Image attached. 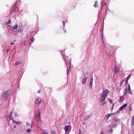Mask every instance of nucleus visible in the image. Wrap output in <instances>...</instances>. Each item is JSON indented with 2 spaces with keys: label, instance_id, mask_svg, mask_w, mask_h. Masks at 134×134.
I'll use <instances>...</instances> for the list:
<instances>
[{
  "label": "nucleus",
  "instance_id": "09e8293b",
  "mask_svg": "<svg viewBox=\"0 0 134 134\" xmlns=\"http://www.w3.org/2000/svg\"><path fill=\"white\" fill-rule=\"evenodd\" d=\"M18 12H19V13H20V12H22V10H20L19 11L18 10Z\"/></svg>",
  "mask_w": 134,
  "mask_h": 134
},
{
  "label": "nucleus",
  "instance_id": "c85d7f7f",
  "mask_svg": "<svg viewBox=\"0 0 134 134\" xmlns=\"http://www.w3.org/2000/svg\"><path fill=\"white\" fill-rule=\"evenodd\" d=\"M113 130L111 129L109 131V133L110 134H112L113 132Z\"/></svg>",
  "mask_w": 134,
  "mask_h": 134
},
{
  "label": "nucleus",
  "instance_id": "4c0bfd02",
  "mask_svg": "<svg viewBox=\"0 0 134 134\" xmlns=\"http://www.w3.org/2000/svg\"><path fill=\"white\" fill-rule=\"evenodd\" d=\"M109 102L110 103H113V101L110 98H109Z\"/></svg>",
  "mask_w": 134,
  "mask_h": 134
},
{
  "label": "nucleus",
  "instance_id": "5fc2aeb1",
  "mask_svg": "<svg viewBox=\"0 0 134 134\" xmlns=\"http://www.w3.org/2000/svg\"><path fill=\"white\" fill-rule=\"evenodd\" d=\"M132 119L134 120V116H133L132 118Z\"/></svg>",
  "mask_w": 134,
  "mask_h": 134
},
{
  "label": "nucleus",
  "instance_id": "72a5a7b5",
  "mask_svg": "<svg viewBox=\"0 0 134 134\" xmlns=\"http://www.w3.org/2000/svg\"><path fill=\"white\" fill-rule=\"evenodd\" d=\"M14 116H18V115L17 114V112H15L14 114Z\"/></svg>",
  "mask_w": 134,
  "mask_h": 134
},
{
  "label": "nucleus",
  "instance_id": "bf43d9fd",
  "mask_svg": "<svg viewBox=\"0 0 134 134\" xmlns=\"http://www.w3.org/2000/svg\"><path fill=\"white\" fill-rule=\"evenodd\" d=\"M85 122H84L83 123V125H85Z\"/></svg>",
  "mask_w": 134,
  "mask_h": 134
},
{
  "label": "nucleus",
  "instance_id": "423d86ee",
  "mask_svg": "<svg viewBox=\"0 0 134 134\" xmlns=\"http://www.w3.org/2000/svg\"><path fill=\"white\" fill-rule=\"evenodd\" d=\"M35 102L37 105H40L42 103L41 99L37 98L35 100Z\"/></svg>",
  "mask_w": 134,
  "mask_h": 134
},
{
  "label": "nucleus",
  "instance_id": "f3484780",
  "mask_svg": "<svg viewBox=\"0 0 134 134\" xmlns=\"http://www.w3.org/2000/svg\"><path fill=\"white\" fill-rule=\"evenodd\" d=\"M128 88L127 90H128V92L130 94H132V92L131 90L130 86L129 84H128Z\"/></svg>",
  "mask_w": 134,
  "mask_h": 134
},
{
  "label": "nucleus",
  "instance_id": "2f4dec72",
  "mask_svg": "<svg viewBox=\"0 0 134 134\" xmlns=\"http://www.w3.org/2000/svg\"><path fill=\"white\" fill-rule=\"evenodd\" d=\"M124 108L123 107H122V106H121V107H120V108H119V110H120V111H121V110H123V109H124Z\"/></svg>",
  "mask_w": 134,
  "mask_h": 134
},
{
  "label": "nucleus",
  "instance_id": "bb28decb",
  "mask_svg": "<svg viewBox=\"0 0 134 134\" xmlns=\"http://www.w3.org/2000/svg\"><path fill=\"white\" fill-rule=\"evenodd\" d=\"M51 134H56V132L54 130H53L51 133Z\"/></svg>",
  "mask_w": 134,
  "mask_h": 134
},
{
  "label": "nucleus",
  "instance_id": "cd10ccee",
  "mask_svg": "<svg viewBox=\"0 0 134 134\" xmlns=\"http://www.w3.org/2000/svg\"><path fill=\"white\" fill-rule=\"evenodd\" d=\"M26 125L27 126H30V127L31 128H32V125H31L29 124L27 122H26Z\"/></svg>",
  "mask_w": 134,
  "mask_h": 134
},
{
  "label": "nucleus",
  "instance_id": "8fccbe9b",
  "mask_svg": "<svg viewBox=\"0 0 134 134\" xmlns=\"http://www.w3.org/2000/svg\"><path fill=\"white\" fill-rule=\"evenodd\" d=\"M10 50V49H8L6 51V52L7 53H8V52Z\"/></svg>",
  "mask_w": 134,
  "mask_h": 134
},
{
  "label": "nucleus",
  "instance_id": "9d476101",
  "mask_svg": "<svg viewBox=\"0 0 134 134\" xmlns=\"http://www.w3.org/2000/svg\"><path fill=\"white\" fill-rule=\"evenodd\" d=\"M37 121H41L40 118V112L39 111L38 113V116L37 117Z\"/></svg>",
  "mask_w": 134,
  "mask_h": 134
},
{
  "label": "nucleus",
  "instance_id": "20e7f679",
  "mask_svg": "<svg viewBox=\"0 0 134 134\" xmlns=\"http://www.w3.org/2000/svg\"><path fill=\"white\" fill-rule=\"evenodd\" d=\"M23 29L22 27V24L21 23H19V26L18 29V31L21 33H22L23 32Z\"/></svg>",
  "mask_w": 134,
  "mask_h": 134
},
{
  "label": "nucleus",
  "instance_id": "6ab92c4d",
  "mask_svg": "<svg viewBox=\"0 0 134 134\" xmlns=\"http://www.w3.org/2000/svg\"><path fill=\"white\" fill-rule=\"evenodd\" d=\"M124 99V97L123 96L120 97L119 99V102H121L123 101Z\"/></svg>",
  "mask_w": 134,
  "mask_h": 134
},
{
  "label": "nucleus",
  "instance_id": "052dcab7",
  "mask_svg": "<svg viewBox=\"0 0 134 134\" xmlns=\"http://www.w3.org/2000/svg\"><path fill=\"white\" fill-rule=\"evenodd\" d=\"M106 4V3H104V5H105Z\"/></svg>",
  "mask_w": 134,
  "mask_h": 134
},
{
  "label": "nucleus",
  "instance_id": "864d4df0",
  "mask_svg": "<svg viewBox=\"0 0 134 134\" xmlns=\"http://www.w3.org/2000/svg\"><path fill=\"white\" fill-rule=\"evenodd\" d=\"M37 93H40V90H38V91H37Z\"/></svg>",
  "mask_w": 134,
  "mask_h": 134
},
{
  "label": "nucleus",
  "instance_id": "39448f33",
  "mask_svg": "<svg viewBox=\"0 0 134 134\" xmlns=\"http://www.w3.org/2000/svg\"><path fill=\"white\" fill-rule=\"evenodd\" d=\"M114 71L115 73H118L120 70V68L119 66L116 65L114 67Z\"/></svg>",
  "mask_w": 134,
  "mask_h": 134
},
{
  "label": "nucleus",
  "instance_id": "b1692460",
  "mask_svg": "<svg viewBox=\"0 0 134 134\" xmlns=\"http://www.w3.org/2000/svg\"><path fill=\"white\" fill-rule=\"evenodd\" d=\"M94 6L95 8H96V7H98L97 1H95V4L94 5Z\"/></svg>",
  "mask_w": 134,
  "mask_h": 134
},
{
  "label": "nucleus",
  "instance_id": "4be33fe9",
  "mask_svg": "<svg viewBox=\"0 0 134 134\" xmlns=\"http://www.w3.org/2000/svg\"><path fill=\"white\" fill-rule=\"evenodd\" d=\"M22 63V62H20V61H19L16 63L15 64L16 65H20V64Z\"/></svg>",
  "mask_w": 134,
  "mask_h": 134
},
{
  "label": "nucleus",
  "instance_id": "680f3d73",
  "mask_svg": "<svg viewBox=\"0 0 134 134\" xmlns=\"http://www.w3.org/2000/svg\"><path fill=\"white\" fill-rule=\"evenodd\" d=\"M9 33V34L10 33V32H8V34Z\"/></svg>",
  "mask_w": 134,
  "mask_h": 134
},
{
  "label": "nucleus",
  "instance_id": "0e129e2a",
  "mask_svg": "<svg viewBox=\"0 0 134 134\" xmlns=\"http://www.w3.org/2000/svg\"><path fill=\"white\" fill-rule=\"evenodd\" d=\"M15 41H15V40H14V42H15Z\"/></svg>",
  "mask_w": 134,
  "mask_h": 134
},
{
  "label": "nucleus",
  "instance_id": "79ce46f5",
  "mask_svg": "<svg viewBox=\"0 0 134 134\" xmlns=\"http://www.w3.org/2000/svg\"><path fill=\"white\" fill-rule=\"evenodd\" d=\"M90 81H91V82H93V77L92 76L91 80H90Z\"/></svg>",
  "mask_w": 134,
  "mask_h": 134
},
{
  "label": "nucleus",
  "instance_id": "3c124183",
  "mask_svg": "<svg viewBox=\"0 0 134 134\" xmlns=\"http://www.w3.org/2000/svg\"><path fill=\"white\" fill-rule=\"evenodd\" d=\"M128 80H127L126 79V84L128 83Z\"/></svg>",
  "mask_w": 134,
  "mask_h": 134
},
{
  "label": "nucleus",
  "instance_id": "a18cd8bd",
  "mask_svg": "<svg viewBox=\"0 0 134 134\" xmlns=\"http://www.w3.org/2000/svg\"><path fill=\"white\" fill-rule=\"evenodd\" d=\"M14 43H13V42H11L10 43V44L11 45H13L14 44Z\"/></svg>",
  "mask_w": 134,
  "mask_h": 134
},
{
  "label": "nucleus",
  "instance_id": "ddd939ff",
  "mask_svg": "<svg viewBox=\"0 0 134 134\" xmlns=\"http://www.w3.org/2000/svg\"><path fill=\"white\" fill-rule=\"evenodd\" d=\"M8 117L10 120H13V119H12V111L8 115Z\"/></svg>",
  "mask_w": 134,
  "mask_h": 134
},
{
  "label": "nucleus",
  "instance_id": "ea45409f",
  "mask_svg": "<svg viewBox=\"0 0 134 134\" xmlns=\"http://www.w3.org/2000/svg\"><path fill=\"white\" fill-rule=\"evenodd\" d=\"M71 59H70L69 60V64H71Z\"/></svg>",
  "mask_w": 134,
  "mask_h": 134
},
{
  "label": "nucleus",
  "instance_id": "c9c22d12",
  "mask_svg": "<svg viewBox=\"0 0 134 134\" xmlns=\"http://www.w3.org/2000/svg\"><path fill=\"white\" fill-rule=\"evenodd\" d=\"M30 40L31 41H34V39L33 37H31L30 38Z\"/></svg>",
  "mask_w": 134,
  "mask_h": 134
},
{
  "label": "nucleus",
  "instance_id": "7ed1b4c3",
  "mask_svg": "<svg viewBox=\"0 0 134 134\" xmlns=\"http://www.w3.org/2000/svg\"><path fill=\"white\" fill-rule=\"evenodd\" d=\"M18 8H17V5H16V3H15L14 4V5L11 9V12L13 13H16L18 11Z\"/></svg>",
  "mask_w": 134,
  "mask_h": 134
},
{
  "label": "nucleus",
  "instance_id": "603ef678",
  "mask_svg": "<svg viewBox=\"0 0 134 134\" xmlns=\"http://www.w3.org/2000/svg\"><path fill=\"white\" fill-rule=\"evenodd\" d=\"M106 102H105L103 103L102 104V106H103L104 104L106 103Z\"/></svg>",
  "mask_w": 134,
  "mask_h": 134
},
{
  "label": "nucleus",
  "instance_id": "c756f323",
  "mask_svg": "<svg viewBox=\"0 0 134 134\" xmlns=\"http://www.w3.org/2000/svg\"><path fill=\"white\" fill-rule=\"evenodd\" d=\"M131 74L129 75L126 78V79L127 80H128L130 79V77H131Z\"/></svg>",
  "mask_w": 134,
  "mask_h": 134
},
{
  "label": "nucleus",
  "instance_id": "f257e3e1",
  "mask_svg": "<svg viewBox=\"0 0 134 134\" xmlns=\"http://www.w3.org/2000/svg\"><path fill=\"white\" fill-rule=\"evenodd\" d=\"M11 90L10 89H8L7 91L4 92L2 94L3 98L5 100H6L9 95L11 92Z\"/></svg>",
  "mask_w": 134,
  "mask_h": 134
},
{
  "label": "nucleus",
  "instance_id": "e433bc0d",
  "mask_svg": "<svg viewBox=\"0 0 134 134\" xmlns=\"http://www.w3.org/2000/svg\"><path fill=\"white\" fill-rule=\"evenodd\" d=\"M69 69L68 70V67H67V75H68V73L69 72Z\"/></svg>",
  "mask_w": 134,
  "mask_h": 134
},
{
  "label": "nucleus",
  "instance_id": "13d9d810",
  "mask_svg": "<svg viewBox=\"0 0 134 134\" xmlns=\"http://www.w3.org/2000/svg\"><path fill=\"white\" fill-rule=\"evenodd\" d=\"M14 128H16V126H14Z\"/></svg>",
  "mask_w": 134,
  "mask_h": 134
},
{
  "label": "nucleus",
  "instance_id": "473e14b6",
  "mask_svg": "<svg viewBox=\"0 0 134 134\" xmlns=\"http://www.w3.org/2000/svg\"><path fill=\"white\" fill-rule=\"evenodd\" d=\"M31 131V129L30 128H28L27 130V132H29Z\"/></svg>",
  "mask_w": 134,
  "mask_h": 134
},
{
  "label": "nucleus",
  "instance_id": "dca6fc26",
  "mask_svg": "<svg viewBox=\"0 0 134 134\" xmlns=\"http://www.w3.org/2000/svg\"><path fill=\"white\" fill-rule=\"evenodd\" d=\"M60 52H61V54H62V55L63 56V58L64 59L65 61V63H66V59H66L64 58V51H60Z\"/></svg>",
  "mask_w": 134,
  "mask_h": 134
},
{
  "label": "nucleus",
  "instance_id": "7c9ffc66",
  "mask_svg": "<svg viewBox=\"0 0 134 134\" xmlns=\"http://www.w3.org/2000/svg\"><path fill=\"white\" fill-rule=\"evenodd\" d=\"M127 104H125L124 105H123L122 106V107H123L124 108H125L126 106H127Z\"/></svg>",
  "mask_w": 134,
  "mask_h": 134
},
{
  "label": "nucleus",
  "instance_id": "4468645a",
  "mask_svg": "<svg viewBox=\"0 0 134 134\" xmlns=\"http://www.w3.org/2000/svg\"><path fill=\"white\" fill-rule=\"evenodd\" d=\"M87 77H84V78H83L82 80V83L84 85V84L86 82V81L87 80Z\"/></svg>",
  "mask_w": 134,
  "mask_h": 134
},
{
  "label": "nucleus",
  "instance_id": "a19ab883",
  "mask_svg": "<svg viewBox=\"0 0 134 134\" xmlns=\"http://www.w3.org/2000/svg\"><path fill=\"white\" fill-rule=\"evenodd\" d=\"M114 103H113V104L112 107H111V110L113 109V107H114Z\"/></svg>",
  "mask_w": 134,
  "mask_h": 134
},
{
  "label": "nucleus",
  "instance_id": "6e6552de",
  "mask_svg": "<svg viewBox=\"0 0 134 134\" xmlns=\"http://www.w3.org/2000/svg\"><path fill=\"white\" fill-rule=\"evenodd\" d=\"M13 122L16 125H19L21 124L22 123V122L21 121H16L14 120H13Z\"/></svg>",
  "mask_w": 134,
  "mask_h": 134
},
{
  "label": "nucleus",
  "instance_id": "a211bd4d",
  "mask_svg": "<svg viewBox=\"0 0 134 134\" xmlns=\"http://www.w3.org/2000/svg\"><path fill=\"white\" fill-rule=\"evenodd\" d=\"M113 113H112L111 114H108L106 116H105V119H106V121H107V120H108L109 118L110 117L112 114Z\"/></svg>",
  "mask_w": 134,
  "mask_h": 134
},
{
  "label": "nucleus",
  "instance_id": "5701e85b",
  "mask_svg": "<svg viewBox=\"0 0 134 134\" xmlns=\"http://www.w3.org/2000/svg\"><path fill=\"white\" fill-rule=\"evenodd\" d=\"M117 125L116 124H114L112 125V127L113 128H116L117 127Z\"/></svg>",
  "mask_w": 134,
  "mask_h": 134
},
{
  "label": "nucleus",
  "instance_id": "412c9836",
  "mask_svg": "<svg viewBox=\"0 0 134 134\" xmlns=\"http://www.w3.org/2000/svg\"><path fill=\"white\" fill-rule=\"evenodd\" d=\"M18 32H19L18 30L17 31H15L14 33V35L15 36H17L18 34Z\"/></svg>",
  "mask_w": 134,
  "mask_h": 134
},
{
  "label": "nucleus",
  "instance_id": "4d7b16f0",
  "mask_svg": "<svg viewBox=\"0 0 134 134\" xmlns=\"http://www.w3.org/2000/svg\"><path fill=\"white\" fill-rule=\"evenodd\" d=\"M79 131H80V132H79V134H81V131L80 130H79Z\"/></svg>",
  "mask_w": 134,
  "mask_h": 134
},
{
  "label": "nucleus",
  "instance_id": "6e6d98bb",
  "mask_svg": "<svg viewBox=\"0 0 134 134\" xmlns=\"http://www.w3.org/2000/svg\"><path fill=\"white\" fill-rule=\"evenodd\" d=\"M132 110V109L131 108H130V110H129L130 111H131V110Z\"/></svg>",
  "mask_w": 134,
  "mask_h": 134
},
{
  "label": "nucleus",
  "instance_id": "37998d69",
  "mask_svg": "<svg viewBox=\"0 0 134 134\" xmlns=\"http://www.w3.org/2000/svg\"><path fill=\"white\" fill-rule=\"evenodd\" d=\"M63 27H65V23L64 22V21H63Z\"/></svg>",
  "mask_w": 134,
  "mask_h": 134
},
{
  "label": "nucleus",
  "instance_id": "f704fd0d",
  "mask_svg": "<svg viewBox=\"0 0 134 134\" xmlns=\"http://www.w3.org/2000/svg\"><path fill=\"white\" fill-rule=\"evenodd\" d=\"M132 125H133L134 124V120L132 119Z\"/></svg>",
  "mask_w": 134,
  "mask_h": 134
},
{
  "label": "nucleus",
  "instance_id": "58836bf2",
  "mask_svg": "<svg viewBox=\"0 0 134 134\" xmlns=\"http://www.w3.org/2000/svg\"><path fill=\"white\" fill-rule=\"evenodd\" d=\"M42 134H48L47 132H43Z\"/></svg>",
  "mask_w": 134,
  "mask_h": 134
},
{
  "label": "nucleus",
  "instance_id": "aec40b11",
  "mask_svg": "<svg viewBox=\"0 0 134 134\" xmlns=\"http://www.w3.org/2000/svg\"><path fill=\"white\" fill-rule=\"evenodd\" d=\"M93 85V82L90 81L89 83V86L90 88H92V86Z\"/></svg>",
  "mask_w": 134,
  "mask_h": 134
},
{
  "label": "nucleus",
  "instance_id": "393cba45",
  "mask_svg": "<svg viewBox=\"0 0 134 134\" xmlns=\"http://www.w3.org/2000/svg\"><path fill=\"white\" fill-rule=\"evenodd\" d=\"M127 92V90L126 88L124 90V95H125Z\"/></svg>",
  "mask_w": 134,
  "mask_h": 134
},
{
  "label": "nucleus",
  "instance_id": "f8f14e48",
  "mask_svg": "<svg viewBox=\"0 0 134 134\" xmlns=\"http://www.w3.org/2000/svg\"><path fill=\"white\" fill-rule=\"evenodd\" d=\"M12 31H14V30L18 28V26L16 24L15 25L12 26Z\"/></svg>",
  "mask_w": 134,
  "mask_h": 134
},
{
  "label": "nucleus",
  "instance_id": "9b49d317",
  "mask_svg": "<svg viewBox=\"0 0 134 134\" xmlns=\"http://www.w3.org/2000/svg\"><path fill=\"white\" fill-rule=\"evenodd\" d=\"M91 116V115H86L83 118V120H87Z\"/></svg>",
  "mask_w": 134,
  "mask_h": 134
},
{
  "label": "nucleus",
  "instance_id": "e2e57ef3",
  "mask_svg": "<svg viewBox=\"0 0 134 134\" xmlns=\"http://www.w3.org/2000/svg\"><path fill=\"white\" fill-rule=\"evenodd\" d=\"M37 30H38V27H37Z\"/></svg>",
  "mask_w": 134,
  "mask_h": 134
},
{
  "label": "nucleus",
  "instance_id": "1a4fd4ad",
  "mask_svg": "<svg viewBox=\"0 0 134 134\" xmlns=\"http://www.w3.org/2000/svg\"><path fill=\"white\" fill-rule=\"evenodd\" d=\"M104 93L103 94H104L105 96H107V95L109 94V90L108 89H105L104 91Z\"/></svg>",
  "mask_w": 134,
  "mask_h": 134
},
{
  "label": "nucleus",
  "instance_id": "c03bdc74",
  "mask_svg": "<svg viewBox=\"0 0 134 134\" xmlns=\"http://www.w3.org/2000/svg\"><path fill=\"white\" fill-rule=\"evenodd\" d=\"M69 69H70V68L71 67V64H69Z\"/></svg>",
  "mask_w": 134,
  "mask_h": 134
},
{
  "label": "nucleus",
  "instance_id": "f03ea898",
  "mask_svg": "<svg viewBox=\"0 0 134 134\" xmlns=\"http://www.w3.org/2000/svg\"><path fill=\"white\" fill-rule=\"evenodd\" d=\"M71 129V126L70 125L65 126L64 127V130L65 131V134H69Z\"/></svg>",
  "mask_w": 134,
  "mask_h": 134
},
{
  "label": "nucleus",
  "instance_id": "0eeeda50",
  "mask_svg": "<svg viewBox=\"0 0 134 134\" xmlns=\"http://www.w3.org/2000/svg\"><path fill=\"white\" fill-rule=\"evenodd\" d=\"M106 97L104 94H102L101 96L100 99V101L101 103H102L104 101Z\"/></svg>",
  "mask_w": 134,
  "mask_h": 134
},
{
  "label": "nucleus",
  "instance_id": "a878e982",
  "mask_svg": "<svg viewBox=\"0 0 134 134\" xmlns=\"http://www.w3.org/2000/svg\"><path fill=\"white\" fill-rule=\"evenodd\" d=\"M11 21L10 20H9L7 22L5 23V25H7L11 23Z\"/></svg>",
  "mask_w": 134,
  "mask_h": 134
},
{
  "label": "nucleus",
  "instance_id": "49530a36",
  "mask_svg": "<svg viewBox=\"0 0 134 134\" xmlns=\"http://www.w3.org/2000/svg\"><path fill=\"white\" fill-rule=\"evenodd\" d=\"M103 131H102L100 134H104Z\"/></svg>",
  "mask_w": 134,
  "mask_h": 134
},
{
  "label": "nucleus",
  "instance_id": "2eb2a0df",
  "mask_svg": "<svg viewBox=\"0 0 134 134\" xmlns=\"http://www.w3.org/2000/svg\"><path fill=\"white\" fill-rule=\"evenodd\" d=\"M120 120V119L116 117H114L113 120L115 122H116L119 121Z\"/></svg>",
  "mask_w": 134,
  "mask_h": 134
},
{
  "label": "nucleus",
  "instance_id": "de8ad7c7",
  "mask_svg": "<svg viewBox=\"0 0 134 134\" xmlns=\"http://www.w3.org/2000/svg\"><path fill=\"white\" fill-rule=\"evenodd\" d=\"M86 73L87 75H88L89 74V73L88 72H86Z\"/></svg>",
  "mask_w": 134,
  "mask_h": 134
}]
</instances>
